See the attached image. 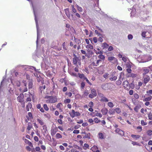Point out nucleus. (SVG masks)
I'll list each match as a JSON object with an SVG mask.
<instances>
[{"label": "nucleus", "instance_id": "obj_1", "mask_svg": "<svg viewBox=\"0 0 152 152\" xmlns=\"http://www.w3.org/2000/svg\"><path fill=\"white\" fill-rule=\"evenodd\" d=\"M93 59H94L95 61L91 62V65L92 66H99V63L102 62L101 60L99 59L97 60V58L96 56H94Z\"/></svg>", "mask_w": 152, "mask_h": 152}, {"label": "nucleus", "instance_id": "obj_2", "mask_svg": "<svg viewBox=\"0 0 152 152\" xmlns=\"http://www.w3.org/2000/svg\"><path fill=\"white\" fill-rule=\"evenodd\" d=\"M73 56L74 58H73V64L75 65H77V63H78L79 65H80V59L78 57H77L76 56L75 54L73 55Z\"/></svg>", "mask_w": 152, "mask_h": 152}, {"label": "nucleus", "instance_id": "obj_3", "mask_svg": "<svg viewBox=\"0 0 152 152\" xmlns=\"http://www.w3.org/2000/svg\"><path fill=\"white\" fill-rule=\"evenodd\" d=\"M91 94L88 95V97L89 98L92 99L96 96L97 94L96 90L95 89H91Z\"/></svg>", "mask_w": 152, "mask_h": 152}, {"label": "nucleus", "instance_id": "obj_4", "mask_svg": "<svg viewBox=\"0 0 152 152\" xmlns=\"http://www.w3.org/2000/svg\"><path fill=\"white\" fill-rule=\"evenodd\" d=\"M142 80L144 83L145 85L150 80V76L147 75H143Z\"/></svg>", "mask_w": 152, "mask_h": 152}, {"label": "nucleus", "instance_id": "obj_5", "mask_svg": "<svg viewBox=\"0 0 152 152\" xmlns=\"http://www.w3.org/2000/svg\"><path fill=\"white\" fill-rule=\"evenodd\" d=\"M70 115V116L72 118H73L75 116H78L80 115V113L78 112H75V111L73 110H72V112L70 113H69Z\"/></svg>", "mask_w": 152, "mask_h": 152}, {"label": "nucleus", "instance_id": "obj_6", "mask_svg": "<svg viewBox=\"0 0 152 152\" xmlns=\"http://www.w3.org/2000/svg\"><path fill=\"white\" fill-rule=\"evenodd\" d=\"M48 100L49 102L51 103H53L56 102L57 101V98L53 96H48Z\"/></svg>", "mask_w": 152, "mask_h": 152}, {"label": "nucleus", "instance_id": "obj_7", "mask_svg": "<svg viewBox=\"0 0 152 152\" xmlns=\"http://www.w3.org/2000/svg\"><path fill=\"white\" fill-rule=\"evenodd\" d=\"M115 72H113L111 73V75L110 76L109 79L111 81H115L117 79V77L114 75Z\"/></svg>", "mask_w": 152, "mask_h": 152}, {"label": "nucleus", "instance_id": "obj_8", "mask_svg": "<svg viewBox=\"0 0 152 152\" xmlns=\"http://www.w3.org/2000/svg\"><path fill=\"white\" fill-rule=\"evenodd\" d=\"M24 95L23 94H20L17 98L18 101L20 103H22L23 102Z\"/></svg>", "mask_w": 152, "mask_h": 152}, {"label": "nucleus", "instance_id": "obj_9", "mask_svg": "<svg viewBox=\"0 0 152 152\" xmlns=\"http://www.w3.org/2000/svg\"><path fill=\"white\" fill-rule=\"evenodd\" d=\"M129 83L128 81L127 80H125L123 82V85L124 88L127 90H129Z\"/></svg>", "mask_w": 152, "mask_h": 152}, {"label": "nucleus", "instance_id": "obj_10", "mask_svg": "<svg viewBox=\"0 0 152 152\" xmlns=\"http://www.w3.org/2000/svg\"><path fill=\"white\" fill-rule=\"evenodd\" d=\"M89 94V91L87 89H86L84 91L83 94L82 96V98H87Z\"/></svg>", "mask_w": 152, "mask_h": 152}, {"label": "nucleus", "instance_id": "obj_11", "mask_svg": "<svg viewBox=\"0 0 152 152\" xmlns=\"http://www.w3.org/2000/svg\"><path fill=\"white\" fill-rule=\"evenodd\" d=\"M142 75H146L149 72V70L147 67H143L142 68Z\"/></svg>", "mask_w": 152, "mask_h": 152}, {"label": "nucleus", "instance_id": "obj_12", "mask_svg": "<svg viewBox=\"0 0 152 152\" xmlns=\"http://www.w3.org/2000/svg\"><path fill=\"white\" fill-rule=\"evenodd\" d=\"M29 94H27L26 93L25 94V97H27L28 96H29V97H27L26 99V102H30L31 101V98L30 97V94L32 96V94H31L29 92H28Z\"/></svg>", "mask_w": 152, "mask_h": 152}, {"label": "nucleus", "instance_id": "obj_13", "mask_svg": "<svg viewBox=\"0 0 152 152\" xmlns=\"http://www.w3.org/2000/svg\"><path fill=\"white\" fill-rule=\"evenodd\" d=\"M115 131L116 132L121 136H124V132L119 128H116Z\"/></svg>", "mask_w": 152, "mask_h": 152}, {"label": "nucleus", "instance_id": "obj_14", "mask_svg": "<svg viewBox=\"0 0 152 152\" xmlns=\"http://www.w3.org/2000/svg\"><path fill=\"white\" fill-rule=\"evenodd\" d=\"M28 88L29 89H31L33 87V80L32 79H29L28 80Z\"/></svg>", "mask_w": 152, "mask_h": 152}, {"label": "nucleus", "instance_id": "obj_15", "mask_svg": "<svg viewBox=\"0 0 152 152\" xmlns=\"http://www.w3.org/2000/svg\"><path fill=\"white\" fill-rule=\"evenodd\" d=\"M91 150L94 152H100L96 146H94L91 148Z\"/></svg>", "mask_w": 152, "mask_h": 152}, {"label": "nucleus", "instance_id": "obj_16", "mask_svg": "<svg viewBox=\"0 0 152 152\" xmlns=\"http://www.w3.org/2000/svg\"><path fill=\"white\" fill-rule=\"evenodd\" d=\"M28 126L27 128V129L28 131L27 132V133L28 134H29L30 132L29 131L32 128V125L31 123L30 122H28Z\"/></svg>", "mask_w": 152, "mask_h": 152}, {"label": "nucleus", "instance_id": "obj_17", "mask_svg": "<svg viewBox=\"0 0 152 152\" xmlns=\"http://www.w3.org/2000/svg\"><path fill=\"white\" fill-rule=\"evenodd\" d=\"M101 111L103 115H106L107 113L108 110L107 108H104L102 109Z\"/></svg>", "mask_w": 152, "mask_h": 152}, {"label": "nucleus", "instance_id": "obj_18", "mask_svg": "<svg viewBox=\"0 0 152 152\" xmlns=\"http://www.w3.org/2000/svg\"><path fill=\"white\" fill-rule=\"evenodd\" d=\"M131 137L134 139L137 140L140 138V136L139 135L132 134Z\"/></svg>", "mask_w": 152, "mask_h": 152}, {"label": "nucleus", "instance_id": "obj_19", "mask_svg": "<svg viewBox=\"0 0 152 152\" xmlns=\"http://www.w3.org/2000/svg\"><path fill=\"white\" fill-rule=\"evenodd\" d=\"M108 60L110 62L113 60H114L115 62L117 61L116 58L113 56L109 57L108 58Z\"/></svg>", "mask_w": 152, "mask_h": 152}, {"label": "nucleus", "instance_id": "obj_20", "mask_svg": "<svg viewBox=\"0 0 152 152\" xmlns=\"http://www.w3.org/2000/svg\"><path fill=\"white\" fill-rule=\"evenodd\" d=\"M32 107V104L30 102H28L26 106V109L27 111L29 110V109H31Z\"/></svg>", "mask_w": 152, "mask_h": 152}, {"label": "nucleus", "instance_id": "obj_21", "mask_svg": "<svg viewBox=\"0 0 152 152\" xmlns=\"http://www.w3.org/2000/svg\"><path fill=\"white\" fill-rule=\"evenodd\" d=\"M100 101L102 102H108L109 100L107 98L104 96L102 98L100 99Z\"/></svg>", "mask_w": 152, "mask_h": 152}, {"label": "nucleus", "instance_id": "obj_22", "mask_svg": "<svg viewBox=\"0 0 152 152\" xmlns=\"http://www.w3.org/2000/svg\"><path fill=\"white\" fill-rule=\"evenodd\" d=\"M152 99V96L151 95L149 96L148 97H147L143 99V101H150Z\"/></svg>", "mask_w": 152, "mask_h": 152}, {"label": "nucleus", "instance_id": "obj_23", "mask_svg": "<svg viewBox=\"0 0 152 152\" xmlns=\"http://www.w3.org/2000/svg\"><path fill=\"white\" fill-rule=\"evenodd\" d=\"M86 48L87 49H89L90 50H92L94 49L93 45L91 44L86 45Z\"/></svg>", "mask_w": 152, "mask_h": 152}, {"label": "nucleus", "instance_id": "obj_24", "mask_svg": "<svg viewBox=\"0 0 152 152\" xmlns=\"http://www.w3.org/2000/svg\"><path fill=\"white\" fill-rule=\"evenodd\" d=\"M101 88L103 90H106L108 89V85L107 84H103L101 86Z\"/></svg>", "mask_w": 152, "mask_h": 152}, {"label": "nucleus", "instance_id": "obj_25", "mask_svg": "<svg viewBox=\"0 0 152 152\" xmlns=\"http://www.w3.org/2000/svg\"><path fill=\"white\" fill-rule=\"evenodd\" d=\"M141 107V106L140 105H137L134 107V110L137 113L138 112L139 110L140 109V108Z\"/></svg>", "mask_w": 152, "mask_h": 152}, {"label": "nucleus", "instance_id": "obj_26", "mask_svg": "<svg viewBox=\"0 0 152 152\" xmlns=\"http://www.w3.org/2000/svg\"><path fill=\"white\" fill-rule=\"evenodd\" d=\"M87 51L88 53L87 54L89 55V57L91 56L93 54V51L92 50L87 49Z\"/></svg>", "mask_w": 152, "mask_h": 152}, {"label": "nucleus", "instance_id": "obj_27", "mask_svg": "<svg viewBox=\"0 0 152 152\" xmlns=\"http://www.w3.org/2000/svg\"><path fill=\"white\" fill-rule=\"evenodd\" d=\"M64 10L66 15L69 18H70V15L69 13V9H66Z\"/></svg>", "mask_w": 152, "mask_h": 152}, {"label": "nucleus", "instance_id": "obj_28", "mask_svg": "<svg viewBox=\"0 0 152 152\" xmlns=\"http://www.w3.org/2000/svg\"><path fill=\"white\" fill-rule=\"evenodd\" d=\"M98 57L100 59H99L101 60V61L102 60L103 61L104 60L105 58L104 56L103 55H99L98 56Z\"/></svg>", "mask_w": 152, "mask_h": 152}, {"label": "nucleus", "instance_id": "obj_29", "mask_svg": "<svg viewBox=\"0 0 152 152\" xmlns=\"http://www.w3.org/2000/svg\"><path fill=\"white\" fill-rule=\"evenodd\" d=\"M25 142L26 143L28 144L29 146H32V144L31 142L28 140L25 139Z\"/></svg>", "mask_w": 152, "mask_h": 152}, {"label": "nucleus", "instance_id": "obj_30", "mask_svg": "<svg viewBox=\"0 0 152 152\" xmlns=\"http://www.w3.org/2000/svg\"><path fill=\"white\" fill-rule=\"evenodd\" d=\"M78 74L79 75V77L81 79H83L85 80V78L86 77L83 74H80V73H78Z\"/></svg>", "mask_w": 152, "mask_h": 152}, {"label": "nucleus", "instance_id": "obj_31", "mask_svg": "<svg viewBox=\"0 0 152 152\" xmlns=\"http://www.w3.org/2000/svg\"><path fill=\"white\" fill-rule=\"evenodd\" d=\"M128 76L129 77H132L133 78H134L137 76V74H135L134 73H130L129 75H128Z\"/></svg>", "mask_w": 152, "mask_h": 152}, {"label": "nucleus", "instance_id": "obj_32", "mask_svg": "<svg viewBox=\"0 0 152 152\" xmlns=\"http://www.w3.org/2000/svg\"><path fill=\"white\" fill-rule=\"evenodd\" d=\"M108 113L110 115H113L115 113V110L113 109L109 110Z\"/></svg>", "mask_w": 152, "mask_h": 152}, {"label": "nucleus", "instance_id": "obj_33", "mask_svg": "<svg viewBox=\"0 0 152 152\" xmlns=\"http://www.w3.org/2000/svg\"><path fill=\"white\" fill-rule=\"evenodd\" d=\"M80 51L82 54H85V56L87 57L88 58H89V55L88 54L86 53L85 51L82 50H80Z\"/></svg>", "mask_w": 152, "mask_h": 152}, {"label": "nucleus", "instance_id": "obj_34", "mask_svg": "<svg viewBox=\"0 0 152 152\" xmlns=\"http://www.w3.org/2000/svg\"><path fill=\"white\" fill-rule=\"evenodd\" d=\"M129 89L131 88L132 89H133L134 87V84L133 83H131L130 84H129Z\"/></svg>", "mask_w": 152, "mask_h": 152}, {"label": "nucleus", "instance_id": "obj_35", "mask_svg": "<svg viewBox=\"0 0 152 152\" xmlns=\"http://www.w3.org/2000/svg\"><path fill=\"white\" fill-rule=\"evenodd\" d=\"M56 137L57 139H58L59 138H61L62 137V136L60 134L58 133L56 134Z\"/></svg>", "mask_w": 152, "mask_h": 152}, {"label": "nucleus", "instance_id": "obj_36", "mask_svg": "<svg viewBox=\"0 0 152 152\" xmlns=\"http://www.w3.org/2000/svg\"><path fill=\"white\" fill-rule=\"evenodd\" d=\"M147 134L148 135L151 136L152 135V131L151 130H149L147 131Z\"/></svg>", "mask_w": 152, "mask_h": 152}, {"label": "nucleus", "instance_id": "obj_37", "mask_svg": "<svg viewBox=\"0 0 152 152\" xmlns=\"http://www.w3.org/2000/svg\"><path fill=\"white\" fill-rule=\"evenodd\" d=\"M108 46L109 45L106 42L104 43L102 45V47H103L104 48H107Z\"/></svg>", "mask_w": 152, "mask_h": 152}, {"label": "nucleus", "instance_id": "obj_38", "mask_svg": "<svg viewBox=\"0 0 152 152\" xmlns=\"http://www.w3.org/2000/svg\"><path fill=\"white\" fill-rule=\"evenodd\" d=\"M94 121L95 123L97 124L100 122L101 121L100 120H99L97 118H95L94 119Z\"/></svg>", "mask_w": 152, "mask_h": 152}, {"label": "nucleus", "instance_id": "obj_39", "mask_svg": "<svg viewBox=\"0 0 152 152\" xmlns=\"http://www.w3.org/2000/svg\"><path fill=\"white\" fill-rule=\"evenodd\" d=\"M108 106L112 108L114 106V104L113 103L111 102H109L107 104Z\"/></svg>", "mask_w": 152, "mask_h": 152}, {"label": "nucleus", "instance_id": "obj_40", "mask_svg": "<svg viewBox=\"0 0 152 152\" xmlns=\"http://www.w3.org/2000/svg\"><path fill=\"white\" fill-rule=\"evenodd\" d=\"M114 110L115 112H116L118 114L120 113L121 112V109L119 108H116Z\"/></svg>", "mask_w": 152, "mask_h": 152}, {"label": "nucleus", "instance_id": "obj_41", "mask_svg": "<svg viewBox=\"0 0 152 152\" xmlns=\"http://www.w3.org/2000/svg\"><path fill=\"white\" fill-rule=\"evenodd\" d=\"M145 58H147L148 59H147L144 61H142V62H148L149 61H150L151 59V57L150 56H145Z\"/></svg>", "mask_w": 152, "mask_h": 152}, {"label": "nucleus", "instance_id": "obj_42", "mask_svg": "<svg viewBox=\"0 0 152 152\" xmlns=\"http://www.w3.org/2000/svg\"><path fill=\"white\" fill-rule=\"evenodd\" d=\"M99 137L101 139H104V135L102 133H99Z\"/></svg>", "mask_w": 152, "mask_h": 152}, {"label": "nucleus", "instance_id": "obj_43", "mask_svg": "<svg viewBox=\"0 0 152 152\" xmlns=\"http://www.w3.org/2000/svg\"><path fill=\"white\" fill-rule=\"evenodd\" d=\"M137 129H138V132H141L142 130V127L140 126H137Z\"/></svg>", "mask_w": 152, "mask_h": 152}, {"label": "nucleus", "instance_id": "obj_44", "mask_svg": "<svg viewBox=\"0 0 152 152\" xmlns=\"http://www.w3.org/2000/svg\"><path fill=\"white\" fill-rule=\"evenodd\" d=\"M45 85H44L43 86H40L39 88L41 90V92L42 93V91L43 90L45 89Z\"/></svg>", "mask_w": 152, "mask_h": 152}, {"label": "nucleus", "instance_id": "obj_45", "mask_svg": "<svg viewBox=\"0 0 152 152\" xmlns=\"http://www.w3.org/2000/svg\"><path fill=\"white\" fill-rule=\"evenodd\" d=\"M142 84L143 83L141 81L139 82L138 83V86L137 87V88H136L137 89H139L140 88V87L142 85Z\"/></svg>", "mask_w": 152, "mask_h": 152}, {"label": "nucleus", "instance_id": "obj_46", "mask_svg": "<svg viewBox=\"0 0 152 152\" xmlns=\"http://www.w3.org/2000/svg\"><path fill=\"white\" fill-rule=\"evenodd\" d=\"M37 121L41 125H43L44 124V123L40 119H37Z\"/></svg>", "mask_w": 152, "mask_h": 152}, {"label": "nucleus", "instance_id": "obj_47", "mask_svg": "<svg viewBox=\"0 0 152 152\" xmlns=\"http://www.w3.org/2000/svg\"><path fill=\"white\" fill-rule=\"evenodd\" d=\"M64 102L65 104L69 103L70 102V100L69 99H67L64 100Z\"/></svg>", "mask_w": 152, "mask_h": 152}, {"label": "nucleus", "instance_id": "obj_48", "mask_svg": "<svg viewBox=\"0 0 152 152\" xmlns=\"http://www.w3.org/2000/svg\"><path fill=\"white\" fill-rule=\"evenodd\" d=\"M56 132L53 129H51V134L52 136L54 135L56 133Z\"/></svg>", "mask_w": 152, "mask_h": 152}, {"label": "nucleus", "instance_id": "obj_49", "mask_svg": "<svg viewBox=\"0 0 152 152\" xmlns=\"http://www.w3.org/2000/svg\"><path fill=\"white\" fill-rule=\"evenodd\" d=\"M62 105V104L61 103H58L56 106V107L58 108L60 110H61V107Z\"/></svg>", "mask_w": 152, "mask_h": 152}, {"label": "nucleus", "instance_id": "obj_50", "mask_svg": "<svg viewBox=\"0 0 152 152\" xmlns=\"http://www.w3.org/2000/svg\"><path fill=\"white\" fill-rule=\"evenodd\" d=\"M141 124L142 126H145L147 124V123L145 122L143 120H142L141 121Z\"/></svg>", "mask_w": 152, "mask_h": 152}, {"label": "nucleus", "instance_id": "obj_51", "mask_svg": "<svg viewBox=\"0 0 152 152\" xmlns=\"http://www.w3.org/2000/svg\"><path fill=\"white\" fill-rule=\"evenodd\" d=\"M85 83L83 82L81 83V88L82 89H83L85 86Z\"/></svg>", "mask_w": 152, "mask_h": 152}, {"label": "nucleus", "instance_id": "obj_52", "mask_svg": "<svg viewBox=\"0 0 152 152\" xmlns=\"http://www.w3.org/2000/svg\"><path fill=\"white\" fill-rule=\"evenodd\" d=\"M65 94L68 96L69 97H71L72 95V94L70 92H66Z\"/></svg>", "mask_w": 152, "mask_h": 152}, {"label": "nucleus", "instance_id": "obj_53", "mask_svg": "<svg viewBox=\"0 0 152 152\" xmlns=\"http://www.w3.org/2000/svg\"><path fill=\"white\" fill-rule=\"evenodd\" d=\"M148 117L149 120H152V114L151 113H149L148 114Z\"/></svg>", "mask_w": 152, "mask_h": 152}, {"label": "nucleus", "instance_id": "obj_54", "mask_svg": "<svg viewBox=\"0 0 152 152\" xmlns=\"http://www.w3.org/2000/svg\"><path fill=\"white\" fill-rule=\"evenodd\" d=\"M77 10L80 12H83L82 9L81 7H79L78 5H77Z\"/></svg>", "mask_w": 152, "mask_h": 152}, {"label": "nucleus", "instance_id": "obj_55", "mask_svg": "<svg viewBox=\"0 0 152 152\" xmlns=\"http://www.w3.org/2000/svg\"><path fill=\"white\" fill-rule=\"evenodd\" d=\"M147 33L146 32L143 31L142 32L141 34V36L145 38L146 37V34Z\"/></svg>", "mask_w": 152, "mask_h": 152}, {"label": "nucleus", "instance_id": "obj_56", "mask_svg": "<svg viewBox=\"0 0 152 152\" xmlns=\"http://www.w3.org/2000/svg\"><path fill=\"white\" fill-rule=\"evenodd\" d=\"M146 93L148 95L152 94V90H150L146 91Z\"/></svg>", "mask_w": 152, "mask_h": 152}, {"label": "nucleus", "instance_id": "obj_57", "mask_svg": "<svg viewBox=\"0 0 152 152\" xmlns=\"http://www.w3.org/2000/svg\"><path fill=\"white\" fill-rule=\"evenodd\" d=\"M93 103L92 102H90L89 103L88 106L90 107H93Z\"/></svg>", "mask_w": 152, "mask_h": 152}, {"label": "nucleus", "instance_id": "obj_58", "mask_svg": "<svg viewBox=\"0 0 152 152\" xmlns=\"http://www.w3.org/2000/svg\"><path fill=\"white\" fill-rule=\"evenodd\" d=\"M70 74L71 75L75 76V77H77V74L76 73L73 72H70Z\"/></svg>", "mask_w": 152, "mask_h": 152}, {"label": "nucleus", "instance_id": "obj_59", "mask_svg": "<svg viewBox=\"0 0 152 152\" xmlns=\"http://www.w3.org/2000/svg\"><path fill=\"white\" fill-rule=\"evenodd\" d=\"M95 116H96L99 117L100 118H101L102 116V115L100 113H96Z\"/></svg>", "mask_w": 152, "mask_h": 152}, {"label": "nucleus", "instance_id": "obj_60", "mask_svg": "<svg viewBox=\"0 0 152 152\" xmlns=\"http://www.w3.org/2000/svg\"><path fill=\"white\" fill-rule=\"evenodd\" d=\"M109 74L108 73H106L103 75V77L105 78H107L108 77Z\"/></svg>", "mask_w": 152, "mask_h": 152}, {"label": "nucleus", "instance_id": "obj_61", "mask_svg": "<svg viewBox=\"0 0 152 152\" xmlns=\"http://www.w3.org/2000/svg\"><path fill=\"white\" fill-rule=\"evenodd\" d=\"M72 10L73 12L74 13H76V11H77L76 10L74 7V6L73 5L72 6Z\"/></svg>", "mask_w": 152, "mask_h": 152}, {"label": "nucleus", "instance_id": "obj_62", "mask_svg": "<svg viewBox=\"0 0 152 152\" xmlns=\"http://www.w3.org/2000/svg\"><path fill=\"white\" fill-rule=\"evenodd\" d=\"M134 97L136 99H138L139 98V96L138 94H135L134 95Z\"/></svg>", "mask_w": 152, "mask_h": 152}, {"label": "nucleus", "instance_id": "obj_63", "mask_svg": "<svg viewBox=\"0 0 152 152\" xmlns=\"http://www.w3.org/2000/svg\"><path fill=\"white\" fill-rule=\"evenodd\" d=\"M113 50V48L112 46H109L108 49V50L109 51H111Z\"/></svg>", "mask_w": 152, "mask_h": 152}, {"label": "nucleus", "instance_id": "obj_64", "mask_svg": "<svg viewBox=\"0 0 152 152\" xmlns=\"http://www.w3.org/2000/svg\"><path fill=\"white\" fill-rule=\"evenodd\" d=\"M133 36L131 34H129L128 36V38L129 39H132L133 38Z\"/></svg>", "mask_w": 152, "mask_h": 152}]
</instances>
